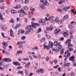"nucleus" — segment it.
Segmentation results:
<instances>
[{
	"mask_svg": "<svg viewBox=\"0 0 76 76\" xmlns=\"http://www.w3.org/2000/svg\"><path fill=\"white\" fill-rule=\"evenodd\" d=\"M31 26H32L30 25L27 26L26 28V29L27 31L26 34H29L30 32H34V29L32 28H31Z\"/></svg>",
	"mask_w": 76,
	"mask_h": 76,
	"instance_id": "1",
	"label": "nucleus"
},
{
	"mask_svg": "<svg viewBox=\"0 0 76 76\" xmlns=\"http://www.w3.org/2000/svg\"><path fill=\"white\" fill-rule=\"evenodd\" d=\"M49 44L48 46H46L45 44H44L43 45V48L45 49L47 48V50H49L50 48H52L53 47V43L51 42H49Z\"/></svg>",
	"mask_w": 76,
	"mask_h": 76,
	"instance_id": "2",
	"label": "nucleus"
},
{
	"mask_svg": "<svg viewBox=\"0 0 76 76\" xmlns=\"http://www.w3.org/2000/svg\"><path fill=\"white\" fill-rule=\"evenodd\" d=\"M4 61H7V62H10V61H12V59H10L9 58H5L4 59H2V60H1V62H0V66H4V63L3 62Z\"/></svg>",
	"mask_w": 76,
	"mask_h": 76,
	"instance_id": "3",
	"label": "nucleus"
},
{
	"mask_svg": "<svg viewBox=\"0 0 76 76\" xmlns=\"http://www.w3.org/2000/svg\"><path fill=\"white\" fill-rule=\"evenodd\" d=\"M37 26H39V23H34L31 22V26L32 28H37Z\"/></svg>",
	"mask_w": 76,
	"mask_h": 76,
	"instance_id": "4",
	"label": "nucleus"
},
{
	"mask_svg": "<svg viewBox=\"0 0 76 76\" xmlns=\"http://www.w3.org/2000/svg\"><path fill=\"white\" fill-rule=\"evenodd\" d=\"M39 23H42V25H46V23H45V20L44 19H42L39 21Z\"/></svg>",
	"mask_w": 76,
	"mask_h": 76,
	"instance_id": "5",
	"label": "nucleus"
},
{
	"mask_svg": "<svg viewBox=\"0 0 76 76\" xmlns=\"http://www.w3.org/2000/svg\"><path fill=\"white\" fill-rule=\"evenodd\" d=\"M70 6H69L68 7L65 6L63 8V10L64 12H67V10L70 9Z\"/></svg>",
	"mask_w": 76,
	"mask_h": 76,
	"instance_id": "6",
	"label": "nucleus"
},
{
	"mask_svg": "<svg viewBox=\"0 0 76 76\" xmlns=\"http://www.w3.org/2000/svg\"><path fill=\"white\" fill-rule=\"evenodd\" d=\"M75 56H71L69 58L70 61H71L72 63H74L75 62Z\"/></svg>",
	"mask_w": 76,
	"mask_h": 76,
	"instance_id": "7",
	"label": "nucleus"
},
{
	"mask_svg": "<svg viewBox=\"0 0 76 76\" xmlns=\"http://www.w3.org/2000/svg\"><path fill=\"white\" fill-rule=\"evenodd\" d=\"M36 72L37 73H43L44 72V71L43 70V69L41 68L38 69L36 71Z\"/></svg>",
	"mask_w": 76,
	"mask_h": 76,
	"instance_id": "8",
	"label": "nucleus"
},
{
	"mask_svg": "<svg viewBox=\"0 0 76 76\" xmlns=\"http://www.w3.org/2000/svg\"><path fill=\"white\" fill-rule=\"evenodd\" d=\"M12 63L13 64H14V65H15V66H20V64L19 62L18 61H13L12 62Z\"/></svg>",
	"mask_w": 76,
	"mask_h": 76,
	"instance_id": "9",
	"label": "nucleus"
},
{
	"mask_svg": "<svg viewBox=\"0 0 76 76\" xmlns=\"http://www.w3.org/2000/svg\"><path fill=\"white\" fill-rule=\"evenodd\" d=\"M71 43V39H68L66 42L65 44L66 45H68Z\"/></svg>",
	"mask_w": 76,
	"mask_h": 76,
	"instance_id": "10",
	"label": "nucleus"
},
{
	"mask_svg": "<svg viewBox=\"0 0 76 76\" xmlns=\"http://www.w3.org/2000/svg\"><path fill=\"white\" fill-rule=\"evenodd\" d=\"M66 61H65L64 62V67H66V66L68 67V66H70V63L69 62V63H68L66 64Z\"/></svg>",
	"mask_w": 76,
	"mask_h": 76,
	"instance_id": "11",
	"label": "nucleus"
},
{
	"mask_svg": "<svg viewBox=\"0 0 76 76\" xmlns=\"http://www.w3.org/2000/svg\"><path fill=\"white\" fill-rule=\"evenodd\" d=\"M60 29L59 28H57L56 30H55L54 31V34H56V35H57L58 33L60 32Z\"/></svg>",
	"mask_w": 76,
	"mask_h": 76,
	"instance_id": "12",
	"label": "nucleus"
},
{
	"mask_svg": "<svg viewBox=\"0 0 76 76\" xmlns=\"http://www.w3.org/2000/svg\"><path fill=\"white\" fill-rule=\"evenodd\" d=\"M10 36L12 37H14V34H13V32L12 30V29H11L10 31Z\"/></svg>",
	"mask_w": 76,
	"mask_h": 76,
	"instance_id": "13",
	"label": "nucleus"
},
{
	"mask_svg": "<svg viewBox=\"0 0 76 76\" xmlns=\"http://www.w3.org/2000/svg\"><path fill=\"white\" fill-rule=\"evenodd\" d=\"M40 7L42 9H46V7H45V5H44V3H43L41 5Z\"/></svg>",
	"mask_w": 76,
	"mask_h": 76,
	"instance_id": "14",
	"label": "nucleus"
},
{
	"mask_svg": "<svg viewBox=\"0 0 76 76\" xmlns=\"http://www.w3.org/2000/svg\"><path fill=\"white\" fill-rule=\"evenodd\" d=\"M63 35L64 37H67L69 36V33L66 32H65L64 33Z\"/></svg>",
	"mask_w": 76,
	"mask_h": 76,
	"instance_id": "15",
	"label": "nucleus"
},
{
	"mask_svg": "<svg viewBox=\"0 0 76 76\" xmlns=\"http://www.w3.org/2000/svg\"><path fill=\"white\" fill-rule=\"evenodd\" d=\"M2 45L4 46L3 47L4 49L5 50L6 48V47H7V45H8L5 42H3L2 44Z\"/></svg>",
	"mask_w": 76,
	"mask_h": 76,
	"instance_id": "16",
	"label": "nucleus"
},
{
	"mask_svg": "<svg viewBox=\"0 0 76 76\" xmlns=\"http://www.w3.org/2000/svg\"><path fill=\"white\" fill-rule=\"evenodd\" d=\"M1 26L3 31H4L6 29V26L4 25H1Z\"/></svg>",
	"mask_w": 76,
	"mask_h": 76,
	"instance_id": "17",
	"label": "nucleus"
},
{
	"mask_svg": "<svg viewBox=\"0 0 76 76\" xmlns=\"http://www.w3.org/2000/svg\"><path fill=\"white\" fill-rule=\"evenodd\" d=\"M64 2H65V0H60L58 2V3L59 4H63V3H64Z\"/></svg>",
	"mask_w": 76,
	"mask_h": 76,
	"instance_id": "18",
	"label": "nucleus"
},
{
	"mask_svg": "<svg viewBox=\"0 0 76 76\" xmlns=\"http://www.w3.org/2000/svg\"><path fill=\"white\" fill-rule=\"evenodd\" d=\"M21 7V5L20 4H18L14 8L15 9H20Z\"/></svg>",
	"mask_w": 76,
	"mask_h": 76,
	"instance_id": "19",
	"label": "nucleus"
},
{
	"mask_svg": "<svg viewBox=\"0 0 76 76\" xmlns=\"http://www.w3.org/2000/svg\"><path fill=\"white\" fill-rule=\"evenodd\" d=\"M68 17L69 16H68V15H66L64 17L63 19H64V20H66L68 19Z\"/></svg>",
	"mask_w": 76,
	"mask_h": 76,
	"instance_id": "20",
	"label": "nucleus"
},
{
	"mask_svg": "<svg viewBox=\"0 0 76 76\" xmlns=\"http://www.w3.org/2000/svg\"><path fill=\"white\" fill-rule=\"evenodd\" d=\"M70 53H68L67 54V55H64V56L65 58H67L68 57H69V56H70Z\"/></svg>",
	"mask_w": 76,
	"mask_h": 76,
	"instance_id": "21",
	"label": "nucleus"
},
{
	"mask_svg": "<svg viewBox=\"0 0 76 76\" xmlns=\"http://www.w3.org/2000/svg\"><path fill=\"white\" fill-rule=\"evenodd\" d=\"M11 12L12 13L14 14L15 13H17V11H16V10H12L11 11Z\"/></svg>",
	"mask_w": 76,
	"mask_h": 76,
	"instance_id": "22",
	"label": "nucleus"
},
{
	"mask_svg": "<svg viewBox=\"0 0 76 76\" xmlns=\"http://www.w3.org/2000/svg\"><path fill=\"white\" fill-rule=\"evenodd\" d=\"M44 5L48 6H49V4L48 3L47 1L45 0Z\"/></svg>",
	"mask_w": 76,
	"mask_h": 76,
	"instance_id": "23",
	"label": "nucleus"
},
{
	"mask_svg": "<svg viewBox=\"0 0 76 76\" xmlns=\"http://www.w3.org/2000/svg\"><path fill=\"white\" fill-rule=\"evenodd\" d=\"M20 24H18L14 27V28L17 29V28H18L19 27H20Z\"/></svg>",
	"mask_w": 76,
	"mask_h": 76,
	"instance_id": "24",
	"label": "nucleus"
},
{
	"mask_svg": "<svg viewBox=\"0 0 76 76\" xmlns=\"http://www.w3.org/2000/svg\"><path fill=\"white\" fill-rule=\"evenodd\" d=\"M45 41V37H43L41 39L40 42H44Z\"/></svg>",
	"mask_w": 76,
	"mask_h": 76,
	"instance_id": "25",
	"label": "nucleus"
},
{
	"mask_svg": "<svg viewBox=\"0 0 76 76\" xmlns=\"http://www.w3.org/2000/svg\"><path fill=\"white\" fill-rule=\"evenodd\" d=\"M30 65L31 62H28L25 65V67H28V66H29Z\"/></svg>",
	"mask_w": 76,
	"mask_h": 76,
	"instance_id": "26",
	"label": "nucleus"
},
{
	"mask_svg": "<svg viewBox=\"0 0 76 76\" xmlns=\"http://www.w3.org/2000/svg\"><path fill=\"white\" fill-rule=\"evenodd\" d=\"M23 8L25 10H28V7L27 6H24L23 7Z\"/></svg>",
	"mask_w": 76,
	"mask_h": 76,
	"instance_id": "27",
	"label": "nucleus"
},
{
	"mask_svg": "<svg viewBox=\"0 0 76 76\" xmlns=\"http://www.w3.org/2000/svg\"><path fill=\"white\" fill-rule=\"evenodd\" d=\"M22 44V42H18L17 43V45H20Z\"/></svg>",
	"mask_w": 76,
	"mask_h": 76,
	"instance_id": "28",
	"label": "nucleus"
},
{
	"mask_svg": "<svg viewBox=\"0 0 76 76\" xmlns=\"http://www.w3.org/2000/svg\"><path fill=\"white\" fill-rule=\"evenodd\" d=\"M24 12V10H23V9H21L20 10L18 11V13H23Z\"/></svg>",
	"mask_w": 76,
	"mask_h": 76,
	"instance_id": "29",
	"label": "nucleus"
},
{
	"mask_svg": "<svg viewBox=\"0 0 76 76\" xmlns=\"http://www.w3.org/2000/svg\"><path fill=\"white\" fill-rule=\"evenodd\" d=\"M41 28H39L38 29V30L36 32V33H37V34H38V33H39V32H40L41 31Z\"/></svg>",
	"mask_w": 76,
	"mask_h": 76,
	"instance_id": "30",
	"label": "nucleus"
},
{
	"mask_svg": "<svg viewBox=\"0 0 76 76\" xmlns=\"http://www.w3.org/2000/svg\"><path fill=\"white\" fill-rule=\"evenodd\" d=\"M73 50V49L72 48H70L68 49V50L69 52V51H71Z\"/></svg>",
	"mask_w": 76,
	"mask_h": 76,
	"instance_id": "31",
	"label": "nucleus"
},
{
	"mask_svg": "<svg viewBox=\"0 0 76 76\" xmlns=\"http://www.w3.org/2000/svg\"><path fill=\"white\" fill-rule=\"evenodd\" d=\"M70 47H73V45L70 43L68 45L67 48H70Z\"/></svg>",
	"mask_w": 76,
	"mask_h": 76,
	"instance_id": "32",
	"label": "nucleus"
},
{
	"mask_svg": "<svg viewBox=\"0 0 76 76\" xmlns=\"http://www.w3.org/2000/svg\"><path fill=\"white\" fill-rule=\"evenodd\" d=\"M22 53H23V51L22 50H18L17 52V54H21Z\"/></svg>",
	"mask_w": 76,
	"mask_h": 76,
	"instance_id": "33",
	"label": "nucleus"
},
{
	"mask_svg": "<svg viewBox=\"0 0 76 76\" xmlns=\"http://www.w3.org/2000/svg\"><path fill=\"white\" fill-rule=\"evenodd\" d=\"M53 26H50L49 28V30L50 31H52V30H53Z\"/></svg>",
	"mask_w": 76,
	"mask_h": 76,
	"instance_id": "34",
	"label": "nucleus"
},
{
	"mask_svg": "<svg viewBox=\"0 0 76 76\" xmlns=\"http://www.w3.org/2000/svg\"><path fill=\"white\" fill-rule=\"evenodd\" d=\"M9 22L10 23H14V20L13 19H10L9 21Z\"/></svg>",
	"mask_w": 76,
	"mask_h": 76,
	"instance_id": "35",
	"label": "nucleus"
},
{
	"mask_svg": "<svg viewBox=\"0 0 76 76\" xmlns=\"http://www.w3.org/2000/svg\"><path fill=\"white\" fill-rule=\"evenodd\" d=\"M62 48V46L61 45H59L58 46V50H59V51H60L61 50V48Z\"/></svg>",
	"mask_w": 76,
	"mask_h": 76,
	"instance_id": "36",
	"label": "nucleus"
},
{
	"mask_svg": "<svg viewBox=\"0 0 76 76\" xmlns=\"http://www.w3.org/2000/svg\"><path fill=\"white\" fill-rule=\"evenodd\" d=\"M60 54L61 55L63 54H64V49L62 48V50L61 51Z\"/></svg>",
	"mask_w": 76,
	"mask_h": 76,
	"instance_id": "37",
	"label": "nucleus"
},
{
	"mask_svg": "<svg viewBox=\"0 0 76 76\" xmlns=\"http://www.w3.org/2000/svg\"><path fill=\"white\" fill-rule=\"evenodd\" d=\"M59 19V18L57 17L56 18V19L55 20V21L56 22H58V20Z\"/></svg>",
	"mask_w": 76,
	"mask_h": 76,
	"instance_id": "38",
	"label": "nucleus"
},
{
	"mask_svg": "<svg viewBox=\"0 0 76 76\" xmlns=\"http://www.w3.org/2000/svg\"><path fill=\"white\" fill-rule=\"evenodd\" d=\"M18 73H19L20 74H21V75H23V71H19Z\"/></svg>",
	"mask_w": 76,
	"mask_h": 76,
	"instance_id": "39",
	"label": "nucleus"
},
{
	"mask_svg": "<svg viewBox=\"0 0 76 76\" xmlns=\"http://www.w3.org/2000/svg\"><path fill=\"white\" fill-rule=\"evenodd\" d=\"M57 42H58L57 41H55L54 42V45L55 46H56V45H57Z\"/></svg>",
	"mask_w": 76,
	"mask_h": 76,
	"instance_id": "40",
	"label": "nucleus"
},
{
	"mask_svg": "<svg viewBox=\"0 0 76 76\" xmlns=\"http://www.w3.org/2000/svg\"><path fill=\"white\" fill-rule=\"evenodd\" d=\"M58 22V24H61V23H62V22H63V20H59Z\"/></svg>",
	"mask_w": 76,
	"mask_h": 76,
	"instance_id": "41",
	"label": "nucleus"
},
{
	"mask_svg": "<svg viewBox=\"0 0 76 76\" xmlns=\"http://www.w3.org/2000/svg\"><path fill=\"white\" fill-rule=\"evenodd\" d=\"M30 10L32 12H35V9L33 7H31L30 8Z\"/></svg>",
	"mask_w": 76,
	"mask_h": 76,
	"instance_id": "42",
	"label": "nucleus"
},
{
	"mask_svg": "<svg viewBox=\"0 0 76 76\" xmlns=\"http://www.w3.org/2000/svg\"><path fill=\"white\" fill-rule=\"evenodd\" d=\"M22 60L24 61H27L28 60H29V58H26L24 59H22Z\"/></svg>",
	"mask_w": 76,
	"mask_h": 76,
	"instance_id": "43",
	"label": "nucleus"
},
{
	"mask_svg": "<svg viewBox=\"0 0 76 76\" xmlns=\"http://www.w3.org/2000/svg\"><path fill=\"white\" fill-rule=\"evenodd\" d=\"M53 18H54V17H53V16L50 17L48 18V20H52V19H53Z\"/></svg>",
	"mask_w": 76,
	"mask_h": 76,
	"instance_id": "44",
	"label": "nucleus"
},
{
	"mask_svg": "<svg viewBox=\"0 0 76 76\" xmlns=\"http://www.w3.org/2000/svg\"><path fill=\"white\" fill-rule=\"evenodd\" d=\"M29 0H25V3L26 4H28V3H29Z\"/></svg>",
	"mask_w": 76,
	"mask_h": 76,
	"instance_id": "45",
	"label": "nucleus"
},
{
	"mask_svg": "<svg viewBox=\"0 0 76 76\" xmlns=\"http://www.w3.org/2000/svg\"><path fill=\"white\" fill-rule=\"evenodd\" d=\"M26 39V37L25 36H23L21 37V40H23L25 39Z\"/></svg>",
	"mask_w": 76,
	"mask_h": 76,
	"instance_id": "46",
	"label": "nucleus"
},
{
	"mask_svg": "<svg viewBox=\"0 0 76 76\" xmlns=\"http://www.w3.org/2000/svg\"><path fill=\"white\" fill-rule=\"evenodd\" d=\"M46 36L47 38H48V39H50V35L46 34Z\"/></svg>",
	"mask_w": 76,
	"mask_h": 76,
	"instance_id": "47",
	"label": "nucleus"
},
{
	"mask_svg": "<svg viewBox=\"0 0 76 76\" xmlns=\"http://www.w3.org/2000/svg\"><path fill=\"white\" fill-rule=\"evenodd\" d=\"M68 27H69V29H72V26L71 25H69Z\"/></svg>",
	"mask_w": 76,
	"mask_h": 76,
	"instance_id": "48",
	"label": "nucleus"
},
{
	"mask_svg": "<svg viewBox=\"0 0 76 76\" xmlns=\"http://www.w3.org/2000/svg\"><path fill=\"white\" fill-rule=\"evenodd\" d=\"M71 12H72L73 13V14H74V15H75L76 14V12H75V11H74V10L72 9L71 10Z\"/></svg>",
	"mask_w": 76,
	"mask_h": 76,
	"instance_id": "49",
	"label": "nucleus"
},
{
	"mask_svg": "<svg viewBox=\"0 0 76 76\" xmlns=\"http://www.w3.org/2000/svg\"><path fill=\"white\" fill-rule=\"evenodd\" d=\"M23 16H24V15L23 13H21L19 15L20 17H23Z\"/></svg>",
	"mask_w": 76,
	"mask_h": 76,
	"instance_id": "50",
	"label": "nucleus"
},
{
	"mask_svg": "<svg viewBox=\"0 0 76 76\" xmlns=\"http://www.w3.org/2000/svg\"><path fill=\"white\" fill-rule=\"evenodd\" d=\"M69 53V51L68 50H66L64 54V55H66V54H68Z\"/></svg>",
	"mask_w": 76,
	"mask_h": 76,
	"instance_id": "51",
	"label": "nucleus"
},
{
	"mask_svg": "<svg viewBox=\"0 0 76 76\" xmlns=\"http://www.w3.org/2000/svg\"><path fill=\"white\" fill-rule=\"evenodd\" d=\"M19 2L20 4L23 3V1L22 0H19Z\"/></svg>",
	"mask_w": 76,
	"mask_h": 76,
	"instance_id": "52",
	"label": "nucleus"
},
{
	"mask_svg": "<svg viewBox=\"0 0 76 76\" xmlns=\"http://www.w3.org/2000/svg\"><path fill=\"white\" fill-rule=\"evenodd\" d=\"M71 76H75V73L74 72H71Z\"/></svg>",
	"mask_w": 76,
	"mask_h": 76,
	"instance_id": "53",
	"label": "nucleus"
},
{
	"mask_svg": "<svg viewBox=\"0 0 76 76\" xmlns=\"http://www.w3.org/2000/svg\"><path fill=\"white\" fill-rule=\"evenodd\" d=\"M1 34L2 37H4V38H6V37L5 36H4V33L2 32V33H1Z\"/></svg>",
	"mask_w": 76,
	"mask_h": 76,
	"instance_id": "54",
	"label": "nucleus"
},
{
	"mask_svg": "<svg viewBox=\"0 0 76 76\" xmlns=\"http://www.w3.org/2000/svg\"><path fill=\"white\" fill-rule=\"evenodd\" d=\"M58 61L56 60H54L53 61L54 63L55 64L57 63Z\"/></svg>",
	"mask_w": 76,
	"mask_h": 76,
	"instance_id": "55",
	"label": "nucleus"
},
{
	"mask_svg": "<svg viewBox=\"0 0 76 76\" xmlns=\"http://www.w3.org/2000/svg\"><path fill=\"white\" fill-rule=\"evenodd\" d=\"M73 30H71L69 32V34H70V35H72V34H73Z\"/></svg>",
	"mask_w": 76,
	"mask_h": 76,
	"instance_id": "56",
	"label": "nucleus"
},
{
	"mask_svg": "<svg viewBox=\"0 0 76 76\" xmlns=\"http://www.w3.org/2000/svg\"><path fill=\"white\" fill-rule=\"evenodd\" d=\"M60 39L59 40V41L61 40V41H63L64 40V37H62L60 38Z\"/></svg>",
	"mask_w": 76,
	"mask_h": 76,
	"instance_id": "57",
	"label": "nucleus"
},
{
	"mask_svg": "<svg viewBox=\"0 0 76 76\" xmlns=\"http://www.w3.org/2000/svg\"><path fill=\"white\" fill-rule=\"evenodd\" d=\"M46 61H48L49 60V57H48V56H47L46 58Z\"/></svg>",
	"mask_w": 76,
	"mask_h": 76,
	"instance_id": "58",
	"label": "nucleus"
},
{
	"mask_svg": "<svg viewBox=\"0 0 76 76\" xmlns=\"http://www.w3.org/2000/svg\"><path fill=\"white\" fill-rule=\"evenodd\" d=\"M25 74H26V75H28V73L27 72V71H26V70H25Z\"/></svg>",
	"mask_w": 76,
	"mask_h": 76,
	"instance_id": "59",
	"label": "nucleus"
},
{
	"mask_svg": "<svg viewBox=\"0 0 76 76\" xmlns=\"http://www.w3.org/2000/svg\"><path fill=\"white\" fill-rule=\"evenodd\" d=\"M24 21L25 22H28V20L26 18H25L24 19Z\"/></svg>",
	"mask_w": 76,
	"mask_h": 76,
	"instance_id": "60",
	"label": "nucleus"
},
{
	"mask_svg": "<svg viewBox=\"0 0 76 76\" xmlns=\"http://www.w3.org/2000/svg\"><path fill=\"white\" fill-rule=\"evenodd\" d=\"M57 11H58V12H62V10L61 9H58V10H57Z\"/></svg>",
	"mask_w": 76,
	"mask_h": 76,
	"instance_id": "61",
	"label": "nucleus"
},
{
	"mask_svg": "<svg viewBox=\"0 0 76 76\" xmlns=\"http://www.w3.org/2000/svg\"><path fill=\"white\" fill-rule=\"evenodd\" d=\"M33 57H34V58H38V57L37 56H35V55H33Z\"/></svg>",
	"mask_w": 76,
	"mask_h": 76,
	"instance_id": "62",
	"label": "nucleus"
},
{
	"mask_svg": "<svg viewBox=\"0 0 76 76\" xmlns=\"http://www.w3.org/2000/svg\"><path fill=\"white\" fill-rule=\"evenodd\" d=\"M58 70L59 72H60V71H61V68L60 67H59L58 68Z\"/></svg>",
	"mask_w": 76,
	"mask_h": 76,
	"instance_id": "63",
	"label": "nucleus"
},
{
	"mask_svg": "<svg viewBox=\"0 0 76 76\" xmlns=\"http://www.w3.org/2000/svg\"><path fill=\"white\" fill-rule=\"evenodd\" d=\"M0 9H4V7H3V6H2V7H0Z\"/></svg>",
	"mask_w": 76,
	"mask_h": 76,
	"instance_id": "64",
	"label": "nucleus"
}]
</instances>
